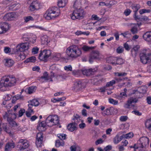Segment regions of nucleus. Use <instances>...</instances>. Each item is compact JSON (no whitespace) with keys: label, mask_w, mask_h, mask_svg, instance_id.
Masks as SVG:
<instances>
[{"label":"nucleus","mask_w":151,"mask_h":151,"mask_svg":"<svg viewBox=\"0 0 151 151\" xmlns=\"http://www.w3.org/2000/svg\"><path fill=\"white\" fill-rule=\"evenodd\" d=\"M65 70L67 71H72V66L70 65L66 66L64 67Z\"/></svg>","instance_id":"nucleus-53"},{"label":"nucleus","mask_w":151,"mask_h":151,"mask_svg":"<svg viewBox=\"0 0 151 151\" xmlns=\"http://www.w3.org/2000/svg\"><path fill=\"white\" fill-rule=\"evenodd\" d=\"M36 60V58L35 57L32 56L27 59L25 61L26 62H35Z\"/></svg>","instance_id":"nucleus-47"},{"label":"nucleus","mask_w":151,"mask_h":151,"mask_svg":"<svg viewBox=\"0 0 151 151\" xmlns=\"http://www.w3.org/2000/svg\"><path fill=\"white\" fill-rule=\"evenodd\" d=\"M64 142L62 140H57L55 141V146L57 147L60 146H63L64 145Z\"/></svg>","instance_id":"nucleus-33"},{"label":"nucleus","mask_w":151,"mask_h":151,"mask_svg":"<svg viewBox=\"0 0 151 151\" xmlns=\"http://www.w3.org/2000/svg\"><path fill=\"white\" fill-rule=\"evenodd\" d=\"M3 128L5 131L6 133H10V131L9 129V128L7 126L6 124H3Z\"/></svg>","instance_id":"nucleus-45"},{"label":"nucleus","mask_w":151,"mask_h":151,"mask_svg":"<svg viewBox=\"0 0 151 151\" xmlns=\"http://www.w3.org/2000/svg\"><path fill=\"white\" fill-rule=\"evenodd\" d=\"M52 58L56 61H58L60 59L63 58V57H62L60 53H56L54 54L52 56Z\"/></svg>","instance_id":"nucleus-34"},{"label":"nucleus","mask_w":151,"mask_h":151,"mask_svg":"<svg viewBox=\"0 0 151 151\" xmlns=\"http://www.w3.org/2000/svg\"><path fill=\"white\" fill-rule=\"evenodd\" d=\"M95 71V69H92L91 68L88 69H83L81 70L82 74L83 75L87 76H90L93 75Z\"/></svg>","instance_id":"nucleus-16"},{"label":"nucleus","mask_w":151,"mask_h":151,"mask_svg":"<svg viewBox=\"0 0 151 151\" xmlns=\"http://www.w3.org/2000/svg\"><path fill=\"white\" fill-rule=\"evenodd\" d=\"M65 99V98L64 97L60 98H58L56 99H52V101L54 103H55L57 102H59L62 101L64 100Z\"/></svg>","instance_id":"nucleus-43"},{"label":"nucleus","mask_w":151,"mask_h":151,"mask_svg":"<svg viewBox=\"0 0 151 151\" xmlns=\"http://www.w3.org/2000/svg\"><path fill=\"white\" fill-rule=\"evenodd\" d=\"M60 12L59 9L56 7L50 8L46 11L44 17L47 20H50L58 16Z\"/></svg>","instance_id":"nucleus-3"},{"label":"nucleus","mask_w":151,"mask_h":151,"mask_svg":"<svg viewBox=\"0 0 151 151\" xmlns=\"http://www.w3.org/2000/svg\"><path fill=\"white\" fill-rule=\"evenodd\" d=\"M39 80L42 82L47 81H52V80L51 79V78H50V76H48V74L47 72L44 73L43 76L40 78Z\"/></svg>","instance_id":"nucleus-17"},{"label":"nucleus","mask_w":151,"mask_h":151,"mask_svg":"<svg viewBox=\"0 0 151 151\" xmlns=\"http://www.w3.org/2000/svg\"><path fill=\"white\" fill-rule=\"evenodd\" d=\"M124 50V48L122 46H119L116 49L117 52L119 54L122 53Z\"/></svg>","instance_id":"nucleus-50"},{"label":"nucleus","mask_w":151,"mask_h":151,"mask_svg":"<svg viewBox=\"0 0 151 151\" xmlns=\"http://www.w3.org/2000/svg\"><path fill=\"white\" fill-rule=\"evenodd\" d=\"M117 59V58L115 57H110L108 58L106 60L108 63H110L112 64L116 63V60Z\"/></svg>","instance_id":"nucleus-32"},{"label":"nucleus","mask_w":151,"mask_h":151,"mask_svg":"<svg viewBox=\"0 0 151 151\" xmlns=\"http://www.w3.org/2000/svg\"><path fill=\"white\" fill-rule=\"evenodd\" d=\"M66 52L68 56L73 58H76L80 56L82 54L81 49L75 45L68 48Z\"/></svg>","instance_id":"nucleus-2"},{"label":"nucleus","mask_w":151,"mask_h":151,"mask_svg":"<svg viewBox=\"0 0 151 151\" xmlns=\"http://www.w3.org/2000/svg\"><path fill=\"white\" fill-rule=\"evenodd\" d=\"M16 80L13 76H5L1 78L0 82V90L4 91L6 87H11L15 85Z\"/></svg>","instance_id":"nucleus-1"},{"label":"nucleus","mask_w":151,"mask_h":151,"mask_svg":"<svg viewBox=\"0 0 151 151\" xmlns=\"http://www.w3.org/2000/svg\"><path fill=\"white\" fill-rule=\"evenodd\" d=\"M41 43L43 45H47L50 42L48 37L46 35L42 36L41 38Z\"/></svg>","instance_id":"nucleus-26"},{"label":"nucleus","mask_w":151,"mask_h":151,"mask_svg":"<svg viewBox=\"0 0 151 151\" xmlns=\"http://www.w3.org/2000/svg\"><path fill=\"white\" fill-rule=\"evenodd\" d=\"M24 22H27L30 21H33L34 19L33 17L30 16H28L24 18Z\"/></svg>","instance_id":"nucleus-49"},{"label":"nucleus","mask_w":151,"mask_h":151,"mask_svg":"<svg viewBox=\"0 0 151 151\" xmlns=\"http://www.w3.org/2000/svg\"><path fill=\"white\" fill-rule=\"evenodd\" d=\"M150 12V10L149 9H142L140 10L139 12L141 14L145 13H149Z\"/></svg>","instance_id":"nucleus-55"},{"label":"nucleus","mask_w":151,"mask_h":151,"mask_svg":"<svg viewBox=\"0 0 151 151\" xmlns=\"http://www.w3.org/2000/svg\"><path fill=\"white\" fill-rule=\"evenodd\" d=\"M147 89V88L146 86H142L139 88L138 92H139L140 93L142 94L145 93L146 92ZM138 92V91L137 90L136 91H135V93H137Z\"/></svg>","instance_id":"nucleus-30"},{"label":"nucleus","mask_w":151,"mask_h":151,"mask_svg":"<svg viewBox=\"0 0 151 151\" xmlns=\"http://www.w3.org/2000/svg\"><path fill=\"white\" fill-rule=\"evenodd\" d=\"M77 125V123H76L75 122L69 124L67 126V129L68 130L71 132H73L77 129L76 126Z\"/></svg>","instance_id":"nucleus-19"},{"label":"nucleus","mask_w":151,"mask_h":151,"mask_svg":"<svg viewBox=\"0 0 151 151\" xmlns=\"http://www.w3.org/2000/svg\"><path fill=\"white\" fill-rule=\"evenodd\" d=\"M138 31L137 26L136 25H135L134 26H132L131 29V31L133 34L137 33Z\"/></svg>","instance_id":"nucleus-40"},{"label":"nucleus","mask_w":151,"mask_h":151,"mask_svg":"<svg viewBox=\"0 0 151 151\" xmlns=\"http://www.w3.org/2000/svg\"><path fill=\"white\" fill-rule=\"evenodd\" d=\"M29 43L27 42L19 44L16 47V50L17 51L24 52L28 49Z\"/></svg>","instance_id":"nucleus-12"},{"label":"nucleus","mask_w":151,"mask_h":151,"mask_svg":"<svg viewBox=\"0 0 151 151\" xmlns=\"http://www.w3.org/2000/svg\"><path fill=\"white\" fill-rule=\"evenodd\" d=\"M45 56L46 60L50 56L51 54V52L50 50H44Z\"/></svg>","instance_id":"nucleus-38"},{"label":"nucleus","mask_w":151,"mask_h":151,"mask_svg":"<svg viewBox=\"0 0 151 151\" xmlns=\"http://www.w3.org/2000/svg\"><path fill=\"white\" fill-rule=\"evenodd\" d=\"M141 62L145 64L151 61V53H149V50L146 49L142 50L140 54Z\"/></svg>","instance_id":"nucleus-5"},{"label":"nucleus","mask_w":151,"mask_h":151,"mask_svg":"<svg viewBox=\"0 0 151 151\" xmlns=\"http://www.w3.org/2000/svg\"><path fill=\"white\" fill-rule=\"evenodd\" d=\"M14 12H9L6 14L4 17V19L6 20L11 21L14 17Z\"/></svg>","instance_id":"nucleus-23"},{"label":"nucleus","mask_w":151,"mask_h":151,"mask_svg":"<svg viewBox=\"0 0 151 151\" xmlns=\"http://www.w3.org/2000/svg\"><path fill=\"white\" fill-rule=\"evenodd\" d=\"M19 143L20 144L21 150L26 149L29 146V142L26 139H20Z\"/></svg>","instance_id":"nucleus-15"},{"label":"nucleus","mask_w":151,"mask_h":151,"mask_svg":"<svg viewBox=\"0 0 151 151\" xmlns=\"http://www.w3.org/2000/svg\"><path fill=\"white\" fill-rule=\"evenodd\" d=\"M41 6V3L37 0H35L31 3L29 7V10L34 11L40 9Z\"/></svg>","instance_id":"nucleus-11"},{"label":"nucleus","mask_w":151,"mask_h":151,"mask_svg":"<svg viewBox=\"0 0 151 151\" xmlns=\"http://www.w3.org/2000/svg\"><path fill=\"white\" fill-rule=\"evenodd\" d=\"M72 74L75 76H78L80 74V72L79 70H73L72 71Z\"/></svg>","instance_id":"nucleus-52"},{"label":"nucleus","mask_w":151,"mask_h":151,"mask_svg":"<svg viewBox=\"0 0 151 151\" xmlns=\"http://www.w3.org/2000/svg\"><path fill=\"white\" fill-rule=\"evenodd\" d=\"M112 149V146L111 145H108L104 148V150L106 151H109Z\"/></svg>","instance_id":"nucleus-64"},{"label":"nucleus","mask_w":151,"mask_h":151,"mask_svg":"<svg viewBox=\"0 0 151 151\" xmlns=\"http://www.w3.org/2000/svg\"><path fill=\"white\" fill-rule=\"evenodd\" d=\"M137 101L138 99H137L134 97H131L128 99L127 103L124 104V107L126 109L133 107L134 106V105L132 104L135 103Z\"/></svg>","instance_id":"nucleus-10"},{"label":"nucleus","mask_w":151,"mask_h":151,"mask_svg":"<svg viewBox=\"0 0 151 151\" xmlns=\"http://www.w3.org/2000/svg\"><path fill=\"white\" fill-rule=\"evenodd\" d=\"M149 142V139L147 137H143L138 141L137 145L139 148L146 147L148 146Z\"/></svg>","instance_id":"nucleus-9"},{"label":"nucleus","mask_w":151,"mask_h":151,"mask_svg":"<svg viewBox=\"0 0 151 151\" xmlns=\"http://www.w3.org/2000/svg\"><path fill=\"white\" fill-rule=\"evenodd\" d=\"M140 48V46L139 45H137L134 46L133 48L132 49L133 50H134V51L136 52L137 53L138 52V51L139 49Z\"/></svg>","instance_id":"nucleus-61"},{"label":"nucleus","mask_w":151,"mask_h":151,"mask_svg":"<svg viewBox=\"0 0 151 151\" xmlns=\"http://www.w3.org/2000/svg\"><path fill=\"white\" fill-rule=\"evenodd\" d=\"M59 120L56 115H50L48 116L45 122L47 126L51 127L53 125H56L59 123Z\"/></svg>","instance_id":"nucleus-7"},{"label":"nucleus","mask_w":151,"mask_h":151,"mask_svg":"<svg viewBox=\"0 0 151 151\" xmlns=\"http://www.w3.org/2000/svg\"><path fill=\"white\" fill-rule=\"evenodd\" d=\"M31 27H32V28H36V29H39L41 30H45V28L43 27H42L36 26L35 25H33V26H30L29 27V28H30Z\"/></svg>","instance_id":"nucleus-57"},{"label":"nucleus","mask_w":151,"mask_h":151,"mask_svg":"<svg viewBox=\"0 0 151 151\" xmlns=\"http://www.w3.org/2000/svg\"><path fill=\"white\" fill-rule=\"evenodd\" d=\"M39 104V103L38 100L36 99H34L30 101V103L28 104V106L30 108H32L33 106H36Z\"/></svg>","instance_id":"nucleus-25"},{"label":"nucleus","mask_w":151,"mask_h":151,"mask_svg":"<svg viewBox=\"0 0 151 151\" xmlns=\"http://www.w3.org/2000/svg\"><path fill=\"white\" fill-rule=\"evenodd\" d=\"M83 84L81 81H76L74 84V89L78 91L81 90L83 88Z\"/></svg>","instance_id":"nucleus-21"},{"label":"nucleus","mask_w":151,"mask_h":151,"mask_svg":"<svg viewBox=\"0 0 151 151\" xmlns=\"http://www.w3.org/2000/svg\"><path fill=\"white\" fill-rule=\"evenodd\" d=\"M127 97V95L125 92H122L117 96V98L119 99H125Z\"/></svg>","instance_id":"nucleus-36"},{"label":"nucleus","mask_w":151,"mask_h":151,"mask_svg":"<svg viewBox=\"0 0 151 151\" xmlns=\"http://www.w3.org/2000/svg\"><path fill=\"white\" fill-rule=\"evenodd\" d=\"M112 109L113 108H107L105 109V111L101 112V114L104 116L106 115L111 114V111Z\"/></svg>","instance_id":"nucleus-31"},{"label":"nucleus","mask_w":151,"mask_h":151,"mask_svg":"<svg viewBox=\"0 0 151 151\" xmlns=\"http://www.w3.org/2000/svg\"><path fill=\"white\" fill-rule=\"evenodd\" d=\"M125 138H130L133 137V133L131 132H129L128 133L125 134Z\"/></svg>","instance_id":"nucleus-56"},{"label":"nucleus","mask_w":151,"mask_h":151,"mask_svg":"<svg viewBox=\"0 0 151 151\" xmlns=\"http://www.w3.org/2000/svg\"><path fill=\"white\" fill-rule=\"evenodd\" d=\"M9 24L5 22L0 23V34L6 33L9 29Z\"/></svg>","instance_id":"nucleus-13"},{"label":"nucleus","mask_w":151,"mask_h":151,"mask_svg":"<svg viewBox=\"0 0 151 151\" xmlns=\"http://www.w3.org/2000/svg\"><path fill=\"white\" fill-rule=\"evenodd\" d=\"M144 40L149 43L151 42V31L146 32L143 36Z\"/></svg>","instance_id":"nucleus-18"},{"label":"nucleus","mask_w":151,"mask_h":151,"mask_svg":"<svg viewBox=\"0 0 151 151\" xmlns=\"http://www.w3.org/2000/svg\"><path fill=\"white\" fill-rule=\"evenodd\" d=\"M4 60L5 61V65L8 67L12 66L14 63V61L10 59H5Z\"/></svg>","instance_id":"nucleus-24"},{"label":"nucleus","mask_w":151,"mask_h":151,"mask_svg":"<svg viewBox=\"0 0 151 151\" xmlns=\"http://www.w3.org/2000/svg\"><path fill=\"white\" fill-rule=\"evenodd\" d=\"M43 140V137L42 133L41 132H40L37 133L36 135V144L37 147H40L41 146Z\"/></svg>","instance_id":"nucleus-14"},{"label":"nucleus","mask_w":151,"mask_h":151,"mask_svg":"<svg viewBox=\"0 0 151 151\" xmlns=\"http://www.w3.org/2000/svg\"><path fill=\"white\" fill-rule=\"evenodd\" d=\"M145 127L151 131V119L147 120L145 122Z\"/></svg>","instance_id":"nucleus-35"},{"label":"nucleus","mask_w":151,"mask_h":151,"mask_svg":"<svg viewBox=\"0 0 151 151\" xmlns=\"http://www.w3.org/2000/svg\"><path fill=\"white\" fill-rule=\"evenodd\" d=\"M101 54L98 50H93L91 52L89 56V62L92 63L94 60H100L101 59Z\"/></svg>","instance_id":"nucleus-8"},{"label":"nucleus","mask_w":151,"mask_h":151,"mask_svg":"<svg viewBox=\"0 0 151 151\" xmlns=\"http://www.w3.org/2000/svg\"><path fill=\"white\" fill-rule=\"evenodd\" d=\"M35 86H31L29 87L27 90V92L29 94H31L35 91L36 90Z\"/></svg>","instance_id":"nucleus-39"},{"label":"nucleus","mask_w":151,"mask_h":151,"mask_svg":"<svg viewBox=\"0 0 151 151\" xmlns=\"http://www.w3.org/2000/svg\"><path fill=\"white\" fill-rule=\"evenodd\" d=\"M66 135L63 134H57L58 137L60 139V140L65 139L66 138Z\"/></svg>","instance_id":"nucleus-44"},{"label":"nucleus","mask_w":151,"mask_h":151,"mask_svg":"<svg viewBox=\"0 0 151 151\" xmlns=\"http://www.w3.org/2000/svg\"><path fill=\"white\" fill-rule=\"evenodd\" d=\"M39 58L40 60L42 61H45L46 60L43 50L41 51L40 53L39 56Z\"/></svg>","instance_id":"nucleus-41"},{"label":"nucleus","mask_w":151,"mask_h":151,"mask_svg":"<svg viewBox=\"0 0 151 151\" xmlns=\"http://www.w3.org/2000/svg\"><path fill=\"white\" fill-rule=\"evenodd\" d=\"M95 48L94 47H88L84 45L82 47V49L85 52H86Z\"/></svg>","instance_id":"nucleus-37"},{"label":"nucleus","mask_w":151,"mask_h":151,"mask_svg":"<svg viewBox=\"0 0 151 151\" xmlns=\"http://www.w3.org/2000/svg\"><path fill=\"white\" fill-rule=\"evenodd\" d=\"M67 2V0H59L58 5L59 7L63 8L65 6Z\"/></svg>","instance_id":"nucleus-28"},{"label":"nucleus","mask_w":151,"mask_h":151,"mask_svg":"<svg viewBox=\"0 0 151 151\" xmlns=\"http://www.w3.org/2000/svg\"><path fill=\"white\" fill-rule=\"evenodd\" d=\"M109 102L114 105H116L118 104V101L117 100H114V99L111 98H110L109 99Z\"/></svg>","instance_id":"nucleus-46"},{"label":"nucleus","mask_w":151,"mask_h":151,"mask_svg":"<svg viewBox=\"0 0 151 151\" xmlns=\"http://www.w3.org/2000/svg\"><path fill=\"white\" fill-rule=\"evenodd\" d=\"M104 142V140H103L101 138H100L96 141L95 144L97 145L99 144L102 143Z\"/></svg>","instance_id":"nucleus-58"},{"label":"nucleus","mask_w":151,"mask_h":151,"mask_svg":"<svg viewBox=\"0 0 151 151\" xmlns=\"http://www.w3.org/2000/svg\"><path fill=\"white\" fill-rule=\"evenodd\" d=\"M124 46L125 49L127 51L129 50L130 47L129 45L127 44V42L125 43L124 44Z\"/></svg>","instance_id":"nucleus-60"},{"label":"nucleus","mask_w":151,"mask_h":151,"mask_svg":"<svg viewBox=\"0 0 151 151\" xmlns=\"http://www.w3.org/2000/svg\"><path fill=\"white\" fill-rule=\"evenodd\" d=\"M25 58V55L22 53H20L19 55V58H18L22 60L24 59Z\"/></svg>","instance_id":"nucleus-59"},{"label":"nucleus","mask_w":151,"mask_h":151,"mask_svg":"<svg viewBox=\"0 0 151 151\" xmlns=\"http://www.w3.org/2000/svg\"><path fill=\"white\" fill-rule=\"evenodd\" d=\"M14 143L12 142H9L6 144L5 147V151H11L12 149L14 148Z\"/></svg>","instance_id":"nucleus-20"},{"label":"nucleus","mask_w":151,"mask_h":151,"mask_svg":"<svg viewBox=\"0 0 151 151\" xmlns=\"http://www.w3.org/2000/svg\"><path fill=\"white\" fill-rule=\"evenodd\" d=\"M82 0H76L73 5V7L75 9L81 8V3Z\"/></svg>","instance_id":"nucleus-27"},{"label":"nucleus","mask_w":151,"mask_h":151,"mask_svg":"<svg viewBox=\"0 0 151 151\" xmlns=\"http://www.w3.org/2000/svg\"><path fill=\"white\" fill-rule=\"evenodd\" d=\"M85 14L83 9L81 8L75 9L73 11L70 17L73 20L76 19H81L83 18Z\"/></svg>","instance_id":"nucleus-6"},{"label":"nucleus","mask_w":151,"mask_h":151,"mask_svg":"<svg viewBox=\"0 0 151 151\" xmlns=\"http://www.w3.org/2000/svg\"><path fill=\"white\" fill-rule=\"evenodd\" d=\"M115 76H125L127 75V73L125 72L119 73L116 72L114 73Z\"/></svg>","instance_id":"nucleus-54"},{"label":"nucleus","mask_w":151,"mask_h":151,"mask_svg":"<svg viewBox=\"0 0 151 151\" xmlns=\"http://www.w3.org/2000/svg\"><path fill=\"white\" fill-rule=\"evenodd\" d=\"M12 110H9L6 112L3 116L4 119H6L10 125L13 127H17V124L14 120L16 117L15 114L12 112Z\"/></svg>","instance_id":"nucleus-4"},{"label":"nucleus","mask_w":151,"mask_h":151,"mask_svg":"<svg viewBox=\"0 0 151 151\" xmlns=\"http://www.w3.org/2000/svg\"><path fill=\"white\" fill-rule=\"evenodd\" d=\"M124 60L121 58H117L116 60V63L118 65H121L123 63Z\"/></svg>","instance_id":"nucleus-51"},{"label":"nucleus","mask_w":151,"mask_h":151,"mask_svg":"<svg viewBox=\"0 0 151 151\" xmlns=\"http://www.w3.org/2000/svg\"><path fill=\"white\" fill-rule=\"evenodd\" d=\"M131 12V11L129 9H127L125 10L124 14L126 16L129 15Z\"/></svg>","instance_id":"nucleus-63"},{"label":"nucleus","mask_w":151,"mask_h":151,"mask_svg":"<svg viewBox=\"0 0 151 151\" xmlns=\"http://www.w3.org/2000/svg\"><path fill=\"white\" fill-rule=\"evenodd\" d=\"M116 83V81L115 80H113L112 81L107 82L106 85V87H109L112 86Z\"/></svg>","instance_id":"nucleus-48"},{"label":"nucleus","mask_w":151,"mask_h":151,"mask_svg":"<svg viewBox=\"0 0 151 151\" xmlns=\"http://www.w3.org/2000/svg\"><path fill=\"white\" fill-rule=\"evenodd\" d=\"M46 124L45 121H42L37 126V129L40 131H45L46 129Z\"/></svg>","instance_id":"nucleus-22"},{"label":"nucleus","mask_w":151,"mask_h":151,"mask_svg":"<svg viewBox=\"0 0 151 151\" xmlns=\"http://www.w3.org/2000/svg\"><path fill=\"white\" fill-rule=\"evenodd\" d=\"M131 7L134 12V14H136L137 12L140 8V6L139 4H133L132 5Z\"/></svg>","instance_id":"nucleus-29"},{"label":"nucleus","mask_w":151,"mask_h":151,"mask_svg":"<svg viewBox=\"0 0 151 151\" xmlns=\"http://www.w3.org/2000/svg\"><path fill=\"white\" fill-rule=\"evenodd\" d=\"M127 118L126 116H122L120 117V120L121 122H125L127 120Z\"/></svg>","instance_id":"nucleus-62"},{"label":"nucleus","mask_w":151,"mask_h":151,"mask_svg":"<svg viewBox=\"0 0 151 151\" xmlns=\"http://www.w3.org/2000/svg\"><path fill=\"white\" fill-rule=\"evenodd\" d=\"M113 142L116 144L120 142L119 135L117 134L115 137L113 139Z\"/></svg>","instance_id":"nucleus-42"}]
</instances>
